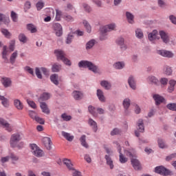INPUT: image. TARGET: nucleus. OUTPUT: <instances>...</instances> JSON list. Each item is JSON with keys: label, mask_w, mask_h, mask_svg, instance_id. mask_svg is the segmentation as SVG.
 I'll return each instance as SVG.
<instances>
[{"label": "nucleus", "mask_w": 176, "mask_h": 176, "mask_svg": "<svg viewBox=\"0 0 176 176\" xmlns=\"http://www.w3.org/2000/svg\"><path fill=\"white\" fill-rule=\"evenodd\" d=\"M80 68H88L89 71H92L94 74L98 73V67L93 63L88 60H81L78 63Z\"/></svg>", "instance_id": "f257e3e1"}, {"label": "nucleus", "mask_w": 176, "mask_h": 176, "mask_svg": "<svg viewBox=\"0 0 176 176\" xmlns=\"http://www.w3.org/2000/svg\"><path fill=\"white\" fill-rule=\"evenodd\" d=\"M21 140V137L20 136V134L16 133L13 134L11 136L10 139V146L12 148H23L24 146L23 142H21L19 144V142Z\"/></svg>", "instance_id": "f03ea898"}, {"label": "nucleus", "mask_w": 176, "mask_h": 176, "mask_svg": "<svg viewBox=\"0 0 176 176\" xmlns=\"http://www.w3.org/2000/svg\"><path fill=\"white\" fill-rule=\"evenodd\" d=\"M115 28H116V25H115V23H111L102 27L100 29V32H101L100 37V41H104L107 39V32H109V31H113Z\"/></svg>", "instance_id": "7ed1b4c3"}, {"label": "nucleus", "mask_w": 176, "mask_h": 176, "mask_svg": "<svg viewBox=\"0 0 176 176\" xmlns=\"http://www.w3.org/2000/svg\"><path fill=\"white\" fill-rule=\"evenodd\" d=\"M54 54L58 60H61L66 65H71V60L65 57V52L61 50H56Z\"/></svg>", "instance_id": "20e7f679"}, {"label": "nucleus", "mask_w": 176, "mask_h": 176, "mask_svg": "<svg viewBox=\"0 0 176 176\" xmlns=\"http://www.w3.org/2000/svg\"><path fill=\"white\" fill-rule=\"evenodd\" d=\"M30 148L34 156H36L37 157H42V156H43V151L41 150V148H39L36 144H31Z\"/></svg>", "instance_id": "39448f33"}, {"label": "nucleus", "mask_w": 176, "mask_h": 176, "mask_svg": "<svg viewBox=\"0 0 176 176\" xmlns=\"http://www.w3.org/2000/svg\"><path fill=\"white\" fill-rule=\"evenodd\" d=\"M114 144H116V145H117L118 152V153H120L119 160H120V163H122V164H124V163H127L129 159H127V157H124V155L122 153V147H120V144H119V143H118V142H114Z\"/></svg>", "instance_id": "423d86ee"}, {"label": "nucleus", "mask_w": 176, "mask_h": 176, "mask_svg": "<svg viewBox=\"0 0 176 176\" xmlns=\"http://www.w3.org/2000/svg\"><path fill=\"white\" fill-rule=\"evenodd\" d=\"M155 173H157V174H160L161 175H171V171L164 168L163 166H157L155 168Z\"/></svg>", "instance_id": "0eeeda50"}, {"label": "nucleus", "mask_w": 176, "mask_h": 176, "mask_svg": "<svg viewBox=\"0 0 176 176\" xmlns=\"http://www.w3.org/2000/svg\"><path fill=\"white\" fill-rule=\"evenodd\" d=\"M138 131H135V134L136 137H140V133H144L145 131V127L144 126V120L142 119H140L138 121Z\"/></svg>", "instance_id": "6e6552de"}, {"label": "nucleus", "mask_w": 176, "mask_h": 176, "mask_svg": "<svg viewBox=\"0 0 176 176\" xmlns=\"http://www.w3.org/2000/svg\"><path fill=\"white\" fill-rule=\"evenodd\" d=\"M157 53L160 56H162V57H168V58L174 57V54H173V52L164 50H158Z\"/></svg>", "instance_id": "1a4fd4ad"}, {"label": "nucleus", "mask_w": 176, "mask_h": 176, "mask_svg": "<svg viewBox=\"0 0 176 176\" xmlns=\"http://www.w3.org/2000/svg\"><path fill=\"white\" fill-rule=\"evenodd\" d=\"M54 31L56 36H61L63 35V27L60 23L54 24Z\"/></svg>", "instance_id": "9d476101"}, {"label": "nucleus", "mask_w": 176, "mask_h": 176, "mask_svg": "<svg viewBox=\"0 0 176 176\" xmlns=\"http://www.w3.org/2000/svg\"><path fill=\"white\" fill-rule=\"evenodd\" d=\"M42 141L46 149H47V151H50L52 149V140H50V138H43Z\"/></svg>", "instance_id": "9b49d317"}, {"label": "nucleus", "mask_w": 176, "mask_h": 176, "mask_svg": "<svg viewBox=\"0 0 176 176\" xmlns=\"http://www.w3.org/2000/svg\"><path fill=\"white\" fill-rule=\"evenodd\" d=\"M148 38L151 42L160 39V37L158 36L157 30H153L151 33H149Z\"/></svg>", "instance_id": "f8f14e48"}, {"label": "nucleus", "mask_w": 176, "mask_h": 176, "mask_svg": "<svg viewBox=\"0 0 176 176\" xmlns=\"http://www.w3.org/2000/svg\"><path fill=\"white\" fill-rule=\"evenodd\" d=\"M159 34L164 43H168V42H170V38L168 37V34L166 33V32L163 30L160 31Z\"/></svg>", "instance_id": "ddd939ff"}, {"label": "nucleus", "mask_w": 176, "mask_h": 176, "mask_svg": "<svg viewBox=\"0 0 176 176\" xmlns=\"http://www.w3.org/2000/svg\"><path fill=\"white\" fill-rule=\"evenodd\" d=\"M0 126H2L7 131H12V126L5 120L0 118Z\"/></svg>", "instance_id": "4468645a"}, {"label": "nucleus", "mask_w": 176, "mask_h": 176, "mask_svg": "<svg viewBox=\"0 0 176 176\" xmlns=\"http://www.w3.org/2000/svg\"><path fill=\"white\" fill-rule=\"evenodd\" d=\"M40 107L42 109V112L43 113H45L46 115L50 114V110L49 109V107H47V104L45 102H40Z\"/></svg>", "instance_id": "2eb2a0df"}, {"label": "nucleus", "mask_w": 176, "mask_h": 176, "mask_svg": "<svg viewBox=\"0 0 176 176\" xmlns=\"http://www.w3.org/2000/svg\"><path fill=\"white\" fill-rule=\"evenodd\" d=\"M1 83L4 87H10L12 86V80L9 78L4 77L1 79Z\"/></svg>", "instance_id": "dca6fc26"}, {"label": "nucleus", "mask_w": 176, "mask_h": 176, "mask_svg": "<svg viewBox=\"0 0 176 176\" xmlns=\"http://www.w3.org/2000/svg\"><path fill=\"white\" fill-rule=\"evenodd\" d=\"M14 105L15 108H16V109H18L19 111H23L24 108V105L21 102V101H20V100L19 99H15L14 100Z\"/></svg>", "instance_id": "f3484780"}, {"label": "nucleus", "mask_w": 176, "mask_h": 176, "mask_svg": "<svg viewBox=\"0 0 176 176\" xmlns=\"http://www.w3.org/2000/svg\"><path fill=\"white\" fill-rule=\"evenodd\" d=\"M131 162L133 167L135 170H141V164L140 163V161H138V160L131 159Z\"/></svg>", "instance_id": "a211bd4d"}, {"label": "nucleus", "mask_w": 176, "mask_h": 176, "mask_svg": "<svg viewBox=\"0 0 176 176\" xmlns=\"http://www.w3.org/2000/svg\"><path fill=\"white\" fill-rule=\"evenodd\" d=\"M88 124H89V126H91V127H92V129L94 130V133H97V130H98L97 122H96V121H94L93 119L89 118Z\"/></svg>", "instance_id": "6ab92c4d"}, {"label": "nucleus", "mask_w": 176, "mask_h": 176, "mask_svg": "<svg viewBox=\"0 0 176 176\" xmlns=\"http://www.w3.org/2000/svg\"><path fill=\"white\" fill-rule=\"evenodd\" d=\"M72 96L74 100H82L83 98V94L79 91H74L72 93Z\"/></svg>", "instance_id": "aec40b11"}, {"label": "nucleus", "mask_w": 176, "mask_h": 176, "mask_svg": "<svg viewBox=\"0 0 176 176\" xmlns=\"http://www.w3.org/2000/svg\"><path fill=\"white\" fill-rule=\"evenodd\" d=\"M61 134L67 141H69V142H72V141H74V135H72L71 133H67L65 131H62Z\"/></svg>", "instance_id": "412c9836"}, {"label": "nucleus", "mask_w": 176, "mask_h": 176, "mask_svg": "<svg viewBox=\"0 0 176 176\" xmlns=\"http://www.w3.org/2000/svg\"><path fill=\"white\" fill-rule=\"evenodd\" d=\"M153 99L155 101L156 105H160V104H162L163 101H164V98L160 96L159 94H155L153 95Z\"/></svg>", "instance_id": "4be33fe9"}, {"label": "nucleus", "mask_w": 176, "mask_h": 176, "mask_svg": "<svg viewBox=\"0 0 176 176\" xmlns=\"http://www.w3.org/2000/svg\"><path fill=\"white\" fill-rule=\"evenodd\" d=\"M63 163L65 164L68 170L71 171V170H74V165L72 164V162L71 160L65 158L63 159Z\"/></svg>", "instance_id": "5701e85b"}, {"label": "nucleus", "mask_w": 176, "mask_h": 176, "mask_svg": "<svg viewBox=\"0 0 176 176\" xmlns=\"http://www.w3.org/2000/svg\"><path fill=\"white\" fill-rule=\"evenodd\" d=\"M117 43L120 46L122 50H126V49H127V45L124 44V38H118Z\"/></svg>", "instance_id": "b1692460"}, {"label": "nucleus", "mask_w": 176, "mask_h": 176, "mask_svg": "<svg viewBox=\"0 0 176 176\" xmlns=\"http://www.w3.org/2000/svg\"><path fill=\"white\" fill-rule=\"evenodd\" d=\"M128 83L133 90H135V80H134L133 76H130L128 79Z\"/></svg>", "instance_id": "393cba45"}, {"label": "nucleus", "mask_w": 176, "mask_h": 176, "mask_svg": "<svg viewBox=\"0 0 176 176\" xmlns=\"http://www.w3.org/2000/svg\"><path fill=\"white\" fill-rule=\"evenodd\" d=\"M98 98L102 102H105V96H104V92L100 89L97 90Z\"/></svg>", "instance_id": "a878e982"}, {"label": "nucleus", "mask_w": 176, "mask_h": 176, "mask_svg": "<svg viewBox=\"0 0 176 176\" xmlns=\"http://www.w3.org/2000/svg\"><path fill=\"white\" fill-rule=\"evenodd\" d=\"M50 80H51V82H52V83H54V85H56V86H58V75H57L56 74L51 75Z\"/></svg>", "instance_id": "bb28decb"}, {"label": "nucleus", "mask_w": 176, "mask_h": 176, "mask_svg": "<svg viewBox=\"0 0 176 176\" xmlns=\"http://www.w3.org/2000/svg\"><path fill=\"white\" fill-rule=\"evenodd\" d=\"M50 98V94L49 93H43L39 98L38 101L41 102V101H46Z\"/></svg>", "instance_id": "cd10ccee"}, {"label": "nucleus", "mask_w": 176, "mask_h": 176, "mask_svg": "<svg viewBox=\"0 0 176 176\" xmlns=\"http://www.w3.org/2000/svg\"><path fill=\"white\" fill-rule=\"evenodd\" d=\"M126 19L128 20V22L130 24H133L134 23V15H133V14H131L129 12H126Z\"/></svg>", "instance_id": "c85d7f7f"}, {"label": "nucleus", "mask_w": 176, "mask_h": 176, "mask_svg": "<svg viewBox=\"0 0 176 176\" xmlns=\"http://www.w3.org/2000/svg\"><path fill=\"white\" fill-rule=\"evenodd\" d=\"M0 100L1 101V104L3 107L6 108L9 107V100L6 98L0 95Z\"/></svg>", "instance_id": "c756f323"}, {"label": "nucleus", "mask_w": 176, "mask_h": 176, "mask_svg": "<svg viewBox=\"0 0 176 176\" xmlns=\"http://www.w3.org/2000/svg\"><path fill=\"white\" fill-rule=\"evenodd\" d=\"M8 54H9V50H8V47L4 45L3 47L2 58H3V60H8Z\"/></svg>", "instance_id": "7c9ffc66"}, {"label": "nucleus", "mask_w": 176, "mask_h": 176, "mask_svg": "<svg viewBox=\"0 0 176 176\" xmlns=\"http://www.w3.org/2000/svg\"><path fill=\"white\" fill-rule=\"evenodd\" d=\"M104 159L107 160V164L109 166L110 168L112 169L113 168V161H112V159L109 155H105Z\"/></svg>", "instance_id": "2f4dec72"}, {"label": "nucleus", "mask_w": 176, "mask_h": 176, "mask_svg": "<svg viewBox=\"0 0 176 176\" xmlns=\"http://www.w3.org/2000/svg\"><path fill=\"white\" fill-rule=\"evenodd\" d=\"M27 28H28V31H30V32L32 34H35V32H36V31H37L36 27L35 25H32V23L28 24Z\"/></svg>", "instance_id": "473e14b6"}, {"label": "nucleus", "mask_w": 176, "mask_h": 176, "mask_svg": "<svg viewBox=\"0 0 176 176\" xmlns=\"http://www.w3.org/2000/svg\"><path fill=\"white\" fill-rule=\"evenodd\" d=\"M135 36L136 38H138V39H142V38H144V32H142V30L141 29H136Z\"/></svg>", "instance_id": "72a5a7b5"}, {"label": "nucleus", "mask_w": 176, "mask_h": 176, "mask_svg": "<svg viewBox=\"0 0 176 176\" xmlns=\"http://www.w3.org/2000/svg\"><path fill=\"white\" fill-rule=\"evenodd\" d=\"M158 146L161 148L162 149H164L166 148H168V146L164 142V140L162 139H158Z\"/></svg>", "instance_id": "f704fd0d"}, {"label": "nucleus", "mask_w": 176, "mask_h": 176, "mask_svg": "<svg viewBox=\"0 0 176 176\" xmlns=\"http://www.w3.org/2000/svg\"><path fill=\"white\" fill-rule=\"evenodd\" d=\"M100 85L102 86V87H104L106 90H109V89H111V84L107 80L102 81Z\"/></svg>", "instance_id": "c9c22d12"}, {"label": "nucleus", "mask_w": 176, "mask_h": 176, "mask_svg": "<svg viewBox=\"0 0 176 176\" xmlns=\"http://www.w3.org/2000/svg\"><path fill=\"white\" fill-rule=\"evenodd\" d=\"M80 140L82 146H84L85 148H89V144H87V143L86 142V135H82Z\"/></svg>", "instance_id": "e433bc0d"}, {"label": "nucleus", "mask_w": 176, "mask_h": 176, "mask_svg": "<svg viewBox=\"0 0 176 176\" xmlns=\"http://www.w3.org/2000/svg\"><path fill=\"white\" fill-rule=\"evenodd\" d=\"M61 69V65H57V63H55L52 65V72H58Z\"/></svg>", "instance_id": "4c0bfd02"}, {"label": "nucleus", "mask_w": 176, "mask_h": 176, "mask_svg": "<svg viewBox=\"0 0 176 176\" xmlns=\"http://www.w3.org/2000/svg\"><path fill=\"white\" fill-rule=\"evenodd\" d=\"M9 23V17H6L5 14L0 13V24L2 23Z\"/></svg>", "instance_id": "58836bf2"}, {"label": "nucleus", "mask_w": 176, "mask_h": 176, "mask_svg": "<svg viewBox=\"0 0 176 176\" xmlns=\"http://www.w3.org/2000/svg\"><path fill=\"white\" fill-rule=\"evenodd\" d=\"M122 105H123L124 109H129V108L130 107V99L125 98L123 100Z\"/></svg>", "instance_id": "ea45409f"}, {"label": "nucleus", "mask_w": 176, "mask_h": 176, "mask_svg": "<svg viewBox=\"0 0 176 176\" xmlns=\"http://www.w3.org/2000/svg\"><path fill=\"white\" fill-rule=\"evenodd\" d=\"M17 51H15L14 53L12 54L10 58V61L11 63V64H13L14 63L16 62V58H17Z\"/></svg>", "instance_id": "a19ab883"}, {"label": "nucleus", "mask_w": 176, "mask_h": 176, "mask_svg": "<svg viewBox=\"0 0 176 176\" xmlns=\"http://www.w3.org/2000/svg\"><path fill=\"white\" fill-rule=\"evenodd\" d=\"M83 25L87 30V32H88V34H90V32H91V26L90 25V24H89V22H87V21H83Z\"/></svg>", "instance_id": "79ce46f5"}, {"label": "nucleus", "mask_w": 176, "mask_h": 176, "mask_svg": "<svg viewBox=\"0 0 176 176\" xmlns=\"http://www.w3.org/2000/svg\"><path fill=\"white\" fill-rule=\"evenodd\" d=\"M114 67H116V69H122V68H124V63L117 62L114 64Z\"/></svg>", "instance_id": "37998d69"}, {"label": "nucleus", "mask_w": 176, "mask_h": 176, "mask_svg": "<svg viewBox=\"0 0 176 176\" xmlns=\"http://www.w3.org/2000/svg\"><path fill=\"white\" fill-rule=\"evenodd\" d=\"M19 40L20 41V42H22L23 43H27V36H25V34H20L19 35Z\"/></svg>", "instance_id": "c03bdc74"}, {"label": "nucleus", "mask_w": 176, "mask_h": 176, "mask_svg": "<svg viewBox=\"0 0 176 176\" xmlns=\"http://www.w3.org/2000/svg\"><path fill=\"white\" fill-rule=\"evenodd\" d=\"M148 82H151V83H153L154 85H157L159 83V80L156 78L155 76H149L148 78Z\"/></svg>", "instance_id": "a18cd8bd"}, {"label": "nucleus", "mask_w": 176, "mask_h": 176, "mask_svg": "<svg viewBox=\"0 0 176 176\" xmlns=\"http://www.w3.org/2000/svg\"><path fill=\"white\" fill-rule=\"evenodd\" d=\"M88 111L91 115H93V116H97V113H96V108H94L93 106H89Z\"/></svg>", "instance_id": "49530a36"}, {"label": "nucleus", "mask_w": 176, "mask_h": 176, "mask_svg": "<svg viewBox=\"0 0 176 176\" xmlns=\"http://www.w3.org/2000/svg\"><path fill=\"white\" fill-rule=\"evenodd\" d=\"M1 32L3 35L6 36V38H9L10 36H12V34H10L9 30H8L7 29L2 28Z\"/></svg>", "instance_id": "de8ad7c7"}, {"label": "nucleus", "mask_w": 176, "mask_h": 176, "mask_svg": "<svg viewBox=\"0 0 176 176\" xmlns=\"http://www.w3.org/2000/svg\"><path fill=\"white\" fill-rule=\"evenodd\" d=\"M166 107L170 111H175L176 112V103H169L167 104Z\"/></svg>", "instance_id": "09e8293b"}, {"label": "nucleus", "mask_w": 176, "mask_h": 176, "mask_svg": "<svg viewBox=\"0 0 176 176\" xmlns=\"http://www.w3.org/2000/svg\"><path fill=\"white\" fill-rule=\"evenodd\" d=\"M164 73L166 75L170 76L171 74H173V69L169 66H166L164 67Z\"/></svg>", "instance_id": "8fccbe9b"}, {"label": "nucleus", "mask_w": 176, "mask_h": 176, "mask_svg": "<svg viewBox=\"0 0 176 176\" xmlns=\"http://www.w3.org/2000/svg\"><path fill=\"white\" fill-rule=\"evenodd\" d=\"M61 118L65 122H69V120H71V119H72V117L71 116L67 115V113L62 114Z\"/></svg>", "instance_id": "3c124183"}, {"label": "nucleus", "mask_w": 176, "mask_h": 176, "mask_svg": "<svg viewBox=\"0 0 176 176\" xmlns=\"http://www.w3.org/2000/svg\"><path fill=\"white\" fill-rule=\"evenodd\" d=\"M14 45H16V41L14 40H12L10 42V45H9L10 52L14 51Z\"/></svg>", "instance_id": "603ef678"}, {"label": "nucleus", "mask_w": 176, "mask_h": 176, "mask_svg": "<svg viewBox=\"0 0 176 176\" xmlns=\"http://www.w3.org/2000/svg\"><path fill=\"white\" fill-rule=\"evenodd\" d=\"M70 171H72V174L73 176H82V173L80 171L76 170L74 168L73 169L70 170Z\"/></svg>", "instance_id": "864d4df0"}, {"label": "nucleus", "mask_w": 176, "mask_h": 176, "mask_svg": "<svg viewBox=\"0 0 176 176\" xmlns=\"http://www.w3.org/2000/svg\"><path fill=\"white\" fill-rule=\"evenodd\" d=\"M94 40H91L87 43L86 49L89 50V49H91L94 46Z\"/></svg>", "instance_id": "5fc2aeb1"}, {"label": "nucleus", "mask_w": 176, "mask_h": 176, "mask_svg": "<svg viewBox=\"0 0 176 176\" xmlns=\"http://www.w3.org/2000/svg\"><path fill=\"white\" fill-rule=\"evenodd\" d=\"M29 116L34 120H35L36 118H38V116H36V113L34 111H29Z\"/></svg>", "instance_id": "6e6d98bb"}, {"label": "nucleus", "mask_w": 176, "mask_h": 176, "mask_svg": "<svg viewBox=\"0 0 176 176\" xmlns=\"http://www.w3.org/2000/svg\"><path fill=\"white\" fill-rule=\"evenodd\" d=\"M27 102L28 105L31 107V108H32L33 109H36V104H35L34 101L27 100Z\"/></svg>", "instance_id": "4d7b16f0"}, {"label": "nucleus", "mask_w": 176, "mask_h": 176, "mask_svg": "<svg viewBox=\"0 0 176 176\" xmlns=\"http://www.w3.org/2000/svg\"><path fill=\"white\" fill-rule=\"evenodd\" d=\"M11 18L12 21H14V23H16L17 21V14H16V12H14V11L11 12Z\"/></svg>", "instance_id": "13d9d810"}, {"label": "nucleus", "mask_w": 176, "mask_h": 176, "mask_svg": "<svg viewBox=\"0 0 176 176\" xmlns=\"http://www.w3.org/2000/svg\"><path fill=\"white\" fill-rule=\"evenodd\" d=\"M37 10H41V9H43V6H45V3L43 1H38L36 5Z\"/></svg>", "instance_id": "bf43d9fd"}, {"label": "nucleus", "mask_w": 176, "mask_h": 176, "mask_svg": "<svg viewBox=\"0 0 176 176\" xmlns=\"http://www.w3.org/2000/svg\"><path fill=\"white\" fill-rule=\"evenodd\" d=\"M35 73L38 79H42V74H41V69L39 68L36 67Z\"/></svg>", "instance_id": "052dcab7"}, {"label": "nucleus", "mask_w": 176, "mask_h": 176, "mask_svg": "<svg viewBox=\"0 0 176 176\" xmlns=\"http://www.w3.org/2000/svg\"><path fill=\"white\" fill-rule=\"evenodd\" d=\"M72 39H74V34H69L67 36L66 43L69 44L72 42Z\"/></svg>", "instance_id": "680f3d73"}, {"label": "nucleus", "mask_w": 176, "mask_h": 176, "mask_svg": "<svg viewBox=\"0 0 176 176\" xmlns=\"http://www.w3.org/2000/svg\"><path fill=\"white\" fill-rule=\"evenodd\" d=\"M35 120L36 122H37V123H39L40 124H45V120L43 118H41L40 117L37 116Z\"/></svg>", "instance_id": "e2e57ef3"}, {"label": "nucleus", "mask_w": 176, "mask_h": 176, "mask_svg": "<svg viewBox=\"0 0 176 176\" xmlns=\"http://www.w3.org/2000/svg\"><path fill=\"white\" fill-rule=\"evenodd\" d=\"M111 135H118V134H120V130L118 129H114L113 131L111 132Z\"/></svg>", "instance_id": "0e129e2a"}, {"label": "nucleus", "mask_w": 176, "mask_h": 176, "mask_svg": "<svg viewBox=\"0 0 176 176\" xmlns=\"http://www.w3.org/2000/svg\"><path fill=\"white\" fill-rule=\"evenodd\" d=\"M64 19L66 21H74V17L71 15H65Z\"/></svg>", "instance_id": "69168bd1"}, {"label": "nucleus", "mask_w": 176, "mask_h": 176, "mask_svg": "<svg viewBox=\"0 0 176 176\" xmlns=\"http://www.w3.org/2000/svg\"><path fill=\"white\" fill-rule=\"evenodd\" d=\"M25 12H27V10H28V9H31V2L30 1H27L25 3Z\"/></svg>", "instance_id": "338daca9"}, {"label": "nucleus", "mask_w": 176, "mask_h": 176, "mask_svg": "<svg viewBox=\"0 0 176 176\" xmlns=\"http://www.w3.org/2000/svg\"><path fill=\"white\" fill-rule=\"evenodd\" d=\"M169 19L170 20L171 23H173V24H175V25H176V17L174 15H170L169 16Z\"/></svg>", "instance_id": "774afa93"}]
</instances>
